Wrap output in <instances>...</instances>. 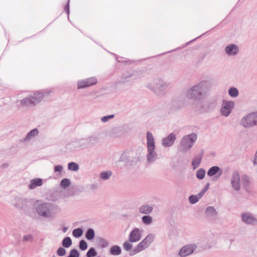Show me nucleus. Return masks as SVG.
<instances>
[{
	"label": "nucleus",
	"mask_w": 257,
	"mask_h": 257,
	"mask_svg": "<svg viewBox=\"0 0 257 257\" xmlns=\"http://www.w3.org/2000/svg\"><path fill=\"white\" fill-rule=\"evenodd\" d=\"M66 249L64 247H59L56 251L57 254L59 256H64L66 254Z\"/></svg>",
	"instance_id": "obj_44"
},
{
	"label": "nucleus",
	"mask_w": 257,
	"mask_h": 257,
	"mask_svg": "<svg viewBox=\"0 0 257 257\" xmlns=\"http://www.w3.org/2000/svg\"><path fill=\"white\" fill-rule=\"evenodd\" d=\"M201 198L200 196H198V194L197 195H191L189 197V201L191 204H194L197 203Z\"/></svg>",
	"instance_id": "obj_38"
},
{
	"label": "nucleus",
	"mask_w": 257,
	"mask_h": 257,
	"mask_svg": "<svg viewBox=\"0 0 257 257\" xmlns=\"http://www.w3.org/2000/svg\"><path fill=\"white\" fill-rule=\"evenodd\" d=\"M80 253L76 249H72L70 250L67 257H79Z\"/></svg>",
	"instance_id": "obj_43"
},
{
	"label": "nucleus",
	"mask_w": 257,
	"mask_h": 257,
	"mask_svg": "<svg viewBox=\"0 0 257 257\" xmlns=\"http://www.w3.org/2000/svg\"><path fill=\"white\" fill-rule=\"evenodd\" d=\"M63 167L61 165L54 166V170L55 172L61 173L62 171Z\"/></svg>",
	"instance_id": "obj_50"
},
{
	"label": "nucleus",
	"mask_w": 257,
	"mask_h": 257,
	"mask_svg": "<svg viewBox=\"0 0 257 257\" xmlns=\"http://www.w3.org/2000/svg\"><path fill=\"white\" fill-rule=\"evenodd\" d=\"M197 138V135L195 133L184 136L180 142V151L183 153L188 152L193 146Z\"/></svg>",
	"instance_id": "obj_4"
},
{
	"label": "nucleus",
	"mask_w": 257,
	"mask_h": 257,
	"mask_svg": "<svg viewBox=\"0 0 257 257\" xmlns=\"http://www.w3.org/2000/svg\"><path fill=\"white\" fill-rule=\"evenodd\" d=\"M242 220L244 223L246 224L252 225H255L257 224V219L250 214H242Z\"/></svg>",
	"instance_id": "obj_19"
},
{
	"label": "nucleus",
	"mask_w": 257,
	"mask_h": 257,
	"mask_svg": "<svg viewBox=\"0 0 257 257\" xmlns=\"http://www.w3.org/2000/svg\"><path fill=\"white\" fill-rule=\"evenodd\" d=\"M203 152L201 155L199 156H196L192 160V165L193 166V169H195L197 168L200 164L202 160V156L203 154Z\"/></svg>",
	"instance_id": "obj_26"
},
{
	"label": "nucleus",
	"mask_w": 257,
	"mask_h": 257,
	"mask_svg": "<svg viewBox=\"0 0 257 257\" xmlns=\"http://www.w3.org/2000/svg\"><path fill=\"white\" fill-rule=\"evenodd\" d=\"M231 184L232 188L236 191H238L240 188V178L239 173L237 171H234L232 173Z\"/></svg>",
	"instance_id": "obj_16"
},
{
	"label": "nucleus",
	"mask_w": 257,
	"mask_h": 257,
	"mask_svg": "<svg viewBox=\"0 0 257 257\" xmlns=\"http://www.w3.org/2000/svg\"><path fill=\"white\" fill-rule=\"evenodd\" d=\"M211 86L210 81L202 80L187 89L185 93L186 97L194 102H199L207 96Z\"/></svg>",
	"instance_id": "obj_1"
},
{
	"label": "nucleus",
	"mask_w": 257,
	"mask_h": 257,
	"mask_svg": "<svg viewBox=\"0 0 257 257\" xmlns=\"http://www.w3.org/2000/svg\"><path fill=\"white\" fill-rule=\"evenodd\" d=\"M114 117V114H110L108 115H105L101 118V120L103 122H107L111 119H112Z\"/></svg>",
	"instance_id": "obj_45"
},
{
	"label": "nucleus",
	"mask_w": 257,
	"mask_h": 257,
	"mask_svg": "<svg viewBox=\"0 0 257 257\" xmlns=\"http://www.w3.org/2000/svg\"><path fill=\"white\" fill-rule=\"evenodd\" d=\"M109 252L111 255H118L121 254V249L119 246L117 245H114L110 248Z\"/></svg>",
	"instance_id": "obj_25"
},
{
	"label": "nucleus",
	"mask_w": 257,
	"mask_h": 257,
	"mask_svg": "<svg viewBox=\"0 0 257 257\" xmlns=\"http://www.w3.org/2000/svg\"><path fill=\"white\" fill-rule=\"evenodd\" d=\"M39 130L36 128L32 130L27 134V135L25 139V141L30 140L31 139L37 136L39 134Z\"/></svg>",
	"instance_id": "obj_27"
},
{
	"label": "nucleus",
	"mask_w": 257,
	"mask_h": 257,
	"mask_svg": "<svg viewBox=\"0 0 257 257\" xmlns=\"http://www.w3.org/2000/svg\"><path fill=\"white\" fill-rule=\"evenodd\" d=\"M50 93V91L37 92L21 100V104L24 106H34L41 101L43 97L48 95Z\"/></svg>",
	"instance_id": "obj_2"
},
{
	"label": "nucleus",
	"mask_w": 257,
	"mask_h": 257,
	"mask_svg": "<svg viewBox=\"0 0 257 257\" xmlns=\"http://www.w3.org/2000/svg\"><path fill=\"white\" fill-rule=\"evenodd\" d=\"M143 73V70H135L134 71L128 70H124L121 73L120 76V78L121 80L119 81V83L124 84L127 82L126 79L131 77H133L134 80L141 78L144 76Z\"/></svg>",
	"instance_id": "obj_8"
},
{
	"label": "nucleus",
	"mask_w": 257,
	"mask_h": 257,
	"mask_svg": "<svg viewBox=\"0 0 257 257\" xmlns=\"http://www.w3.org/2000/svg\"><path fill=\"white\" fill-rule=\"evenodd\" d=\"M205 174L206 172L205 169L203 168H200L196 172V178L199 180H202L204 178Z\"/></svg>",
	"instance_id": "obj_30"
},
{
	"label": "nucleus",
	"mask_w": 257,
	"mask_h": 257,
	"mask_svg": "<svg viewBox=\"0 0 257 257\" xmlns=\"http://www.w3.org/2000/svg\"><path fill=\"white\" fill-rule=\"evenodd\" d=\"M186 98L183 96H178L172 99L171 106L173 110H180L186 106Z\"/></svg>",
	"instance_id": "obj_10"
},
{
	"label": "nucleus",
	"mask_w": 257,
	"mask_h": 257,
	"mask_svg": "<svg viewBox=\"0 0 257 257\" xmlns=\"http://www.w3.org/2000/svg\"><path fill=\"white\" fill-rule=\"evenodd\" d=\"M192 41H190L188 44L191 43Z\"/></svg>",
	"instance_id": "obj_55"
},
{
	"label": "nucleus",
	"mask_w": 257,
	"mask_h": 257,
	"mask_svg": "<svg viewBox=\"0 0 257 257\" xmlns=\"http://www.w3.org/2000/svg\"><path fill=\"white\" fill-rule=\"evenodd\" d=\"M43 180L41 178H36L30 181V183L28 186L30 189H34L37 187L42 186Z\"/></svg>",
	"instance_id": "obj_22"
},
{
	"label": "nucleus",
	"mask_w": 257,
	"mask_h": 257,
	"mask_svg": "<svg viewBox=\"0 0 257 257\" xmlns=\"http://www.w3.org/2000/svg\"><path fill=\"white\" fill-rule=\"evenodd\" d=\"M71 185V182L68 178L63 179L60 182V186L64 189L69 187Z\"/></svg>",
	"instance_id": "obj_36"
},
{
	"label": "nucleus",
	"mask_w": 257,
	"mask_h": 257,
	"mask_svg": "<svg viewBox=\"0 0 257 257\" xmlns=\"http://www.w3.org/2000/svg\"><path fill=\"white\" fill-rule=\"evenodd\" d=\"M153 210V207L149 205H143L139 207L140 212L145 214H149L151 213Z\"/></svg>",
	"instance_id": "obj_24"
},
{
	"label": "nucleus",
	"mask_w": 257,
	"mask_h": 257,
	"mask_svg": "<svg viewBox=\"0 0 257 257\" xmlns=\"http://www.w3.org/2000/svg\"><path fill=\"white\" fill-rule=\"evenodd\" d=\"M147 139L148 150L147 159L148 162L151 164L158 159V154L155 152V144L154 138L151 132H148L147 133Z\"/></svg>",
	"instance_id": "obj_3"
},
{
	"label": "nucleus",
	"mask_w": 257,
	"mask_h": 257,
	"mask_svg": "<svg viewBox=\"0 0 257 257\" xmlns=\"http://www.w3.org/2000/svg\"><path fill=\"white\" fill-rule=\"evenodd\" d=\"M196 248L197 245L195 243L186 244L180 248L178 255L180 257H186L193 253Z\"/></svg>",
	"instance_id": "obj_11"
},
{
	"label": "nucleus",
	"mask_w": 257,
	"mask_h": 257,
	"mask_svg": "<svg viewBox=\"0 0 257 257\" xmlns=\"http://www.w3.org/2000/svg\"><path fill=\"white\" fill-rule=\"evenodd\" d=\"M234 105V102L233 101L223 100V104L220 109L221 114L226 117L229 116Z\"/></svg>",
	"instance_id": "obj_13"
},
{
	"label": "nucleus",
	"mask_w": 257,
	"mask_h": 257,
	"mask_svg": "<svg viewBox=\"0 0 257 257\" xmlns=\"http://www.w3.org/2000/svg\"><path fill=\"white\" fill-rule=\"evenodd\" d=\"M79 247L80 250H85L88 247V244L85 240H81L79 242Z\"/></svg>",
	"instance_id": "obj_42"
},
{
	"label": "nucleus",
	"mask_w": 257,
	"mask_h": 257,
	"mask_svg": "<svg viewBox=\"0 0 257 257\" xmlns=\"http://www.w3.org/2000/svg\"><path fill=\"white\" fill-rule=\"evenodd\" d=\"M9 166V164H8V163H5V164H3L2 165L1 167H2V168H3V169H4V168H8Z\"/></svg>",
	"instance_id": "obj_53"
},
{
	"label": "nucleus",
	"mask_w": 257,
	"mask_h": 257,
	"mask_svg": "<svg viewBox=\"0 0 257 257\" xmlns=\"http://www.w3.org/2000/svg\"><path fill=\"white\" fill-rule=\"evenodd\" d=\"M143 230L135 227L128 235V240L132 243L139 241L142 238Z\"/></svg>",
	"instance_id": "obj_14"
},
{
	"label": "nucleus",
	"mask_w": 257,
	"mask_h": 257,
	"mask_svg": "<svg viewBox=\"0 0 257 257\" xmlns=\"http://www.w3.org/2000/svg\"><path fill=\"white\" fill-rule=\"evenodd\" d=\"M225 52L228 56H235L239 52L238 47L234 44H229L225 47Z\"/></svg>",
	"instance_id": "obj_18"
},
{
	"label": "nucleus",
	"mask_w": 257,
	"mask_h": 257,
	"mask_svg": "<svg viewBox=\"0 0 257 257\" xmlns=\"http://www.w3.org/2000/svg\"><path fill=\"white\" fill-rule=\"evenodd\" d=\"M83 229L79 227L74 229L72 231V234L75 238H79L81 237L83 234Z\"/></svg>",
	"instance_id": "obj_31"
},
{
	"label": "nucleus",
	"mask_w": 257,
	"mask_h": 257,
	"mask_svg": "<svg viewBox=\"0 0 257 257\" xmlns=\"http://www.w3.org/2000/svg\"><path fill=\"white\" fill-rule=\"evenodd\" d=\"M72 241L69 236L65 237L62 241V245L64 247L68 248L71 246Z\"/></svg>",
	"instance_id": "obj_29"
},
{
	"label": "nucleus",
	"mask_w": 257,
	"mask_h": 257,
	"mask_svg": "<svg viewBox=\"0 0 257 257\" xmlns=\"http://www.w3.org/2000/svg\"><path fill=\"white\" fill-rule=\"evenodd\" d=\"M142 222L146 225H150L153 222V218L150 215H144L142 218Z\"/></svg>",
	"instance_id": "obj_32"
},
{
	"label": "nucleus",
	"mask_w": 257,
	"mask_h": 257,
	"mask_svg": "<svg viewBox=\"0 0 257 257\" xmlns=\"http://www.w3.org/2000/svg\"><path fill=\"white\" fill-rule=\"evenodd\" d=\"M97 82V79L95 77H92L86 78L77 82V88L83 89L95 84Z\"/></svg>",
	"instance_id": "obj_15"
},
{
	"label": "nucleus",
	"mask_w": 257,
	"mask_h": 257,
	"mask_svg": "<svg viewBox=\"0 0 257 257\" xmlns=\"http://www.w3.org/2000/svg\"><path fill=\"white\" fill-rule=\"evenodd\" d=\"M238 89L234 87H230L228 90V94L232 97H235L238 95Z\"/></svg>",
	"instance_id": "obj_33"
},
{
	"label": "nucleus",
	"mask_w": 257,
	"mask_h": 257,
	"mask_svg": "<svg viewBox=\"0 0 257 257\" xmlns=\"http://www.w3.org/2000/svg\"><path fill=\"white\" fill-rule=\"evenodd\" d=\"M176 139V135L173 133H171L163 139L162 144L164 147H171L173 145Z\"/></svg>",
	"instance_id": "obj_17"
},
{
	"label": "nucleus",
	"mask_w": 257,
	"mask_h": 257,
	"mask_svg": "<svg viewBox=\"0 0 257 257\" xmlns=\"http://www.w3.org/2000/svg\"><path fill=\"white\" fill-rule=\"evenodd\" d=\"M77 143L79 144L78 146L79 147L82 148H88V143H87V141L86 138H83L79 140L77 142Z\"/></svg>",
	"instance_id": "obj_39"
},
{
	"label": "nucleus",
	"mask_w": 257,
	"mask_h": 257,
	"mask_svg": "<svg viewBox=\"0 0 257 257\" xmlns=\"http://www.w3.org/2000/svg\"><path fill=\"white\" fill-rule=\"evenodd\" d=\"M54 205L51 203H42L39 204L36 210L37 213L44 217H50L52 216V210L53 209Z\"/></svg>",
	"instance_id": "obj_7"
},
{
	"label": "nucleus",
	"mask_w": 257,
	"mask_h": 257,
	"mask_svg": "<svg viewBox=\"0 0 257 257\" xmlns=\"http://www.w3.org/2000/svg\"><path fill=\"white\" fill-rule=\"evenodd\" d=\"M123 247L124 249L127 251H131L133 249H132L133 247V244L131 243V242L128 241H124L122 244Z\"/></svg>",
	"instance_id": "obj_41"
},
{
	"label": "nucleus",
	"mask_w": 257,
	"mask_h": 257,
	"mask_svg": "<svg viewBox=\"0 0 257 257\" xmlns=\"http://www.w3.org/2000/svg\"><path fill=\"white\" fill-rule=\"evenodd\" d=\"M223 171L221 168L217 166H214L210 167L207 172V175L208 177H213L212 180L217 181L222 175Z\"/></svg>",
	"instance_id": "obj_12"
},
{
	"label": "nucleus",
	"mask_w": 257,
	"mask_h": 257,
	"mask_svg": "<svg viewBox=\"0 0 257 257\" xmlns=\"http://www.w3.org/2000/svg\"><path fill=\"white\" fill-rule=\"evenodd\" d=\"M210 186V183H207L204 188L203 190H201V191L198 193V196H200V197H202L203 195L205 194V193L207 191V190L209 189Z\"/></svg>",
	"instance_id": "obj_46"
},
{
	"label": "nucleus",
	"mask_w": 257,
	"mask_h": 257,
	"mask_svg": "<svg viewBox=\"0 0 257 257\" xmlns=\"http://www.w3.org/2000/svg\"><path fill=\"white\" fill-rule=\"evenodd\" d=\"M134 161L135 160L128 155V153L125 152L121 154L118 160V162H124L125 165L126 166L132 165Z\"/></svg>",
	"instance_id": "obj_20"
},
{
	"label": "nucleus",
	"mask_w": 257,
	"mask_h": 257,
	"mask_svg": "<svg viewBox=\"0 0 257 257\" xmlns=\"http://www.w3.org/2000/svg\"><path fill=\"white\" fill-rule=\"evenodd\" d=\"M64 10L67 13V14L68 15V17L69 18V12H70V11H69V0H68L67 3L65 5V6L64 7Z\"/></svg>",
	"instance_id": "obj_52"
},
{
	"label": "nucleus",
	"mask_w": 257,
	"mask_h": 257,
	"mask_svg": "<svg viewBox=\"0 0 257 257\" xmlns=\"http://www.w3.org/2000/svg\"><path fill=\"white\" fill-rule=\"evenodd\" d=\"M98 241L99 242V245L101 248H105L108 246L109 242L105 239L99 237L98 238Z\"/></svg>",
	"instance_id": "obj_37"
},
{
	"label": "nucleus",
	"mask_w": 257,
	"mask_h": 257,
	"mask_svg": "<svg viewBox=\"0 0 257 257\" xmlns=\"http://www.w3.org/2000/svg\"><path fill=\"white\" fill-rule=\"evenodd\" d=\"M112 55H114V56L116 57V60H117V61L118 62H119V63H120V62H122V63H124V64H127V63H128V64H131V63H133V61L130 60H125V61H120V60H118V57H117V56L115 54H114V53H112Z\"/></svg>",
	"instance_id": "obj_51"
},
{
	"label": "nucleus",
	"mask_w": 257,
	"mask_h": 257,
	"mask_svg": "<svg viewBox=\"0 0 257 257\" xmlns=\"http://www.w3.org/2000/svg\"><path fill=\"white\" fill-rule=\"evenodd\" d=\"M95 237V231L92 228L87 229L85 232V237L88 240H92Z\"/></svg>",
	"instance_id": "obj_28"
},
{
	"label": "nucleus",
	"mask_w": 257,
	"mask_h": 257,
	"mask_svg": "<svg viewBox=\"0 0 257 257\" xmlns=\"http://www.w3.org/2000/svg\"><path fill=\"white\" fill-rule=\"evenodd\" d=\"M86 139L88 143V148L94 146L99 141V138L98 135L91 136L86 138Z\"/></svg>",
	"instance_id": "obj_23"
},
{
	"label": "nucleus",
	"mask_w": 257,
	"mask_h": 257,
	"mask_svg": "<svg viewBox=\"0 0 257 257\" xmlns=\"http://www.w3.org/2000/svg\"><path fill=\"white\" fill-rule=\"evenodd\" d=\"M240 124L244 127H251L257 125V111L244 116L240 121Z\"/></svg>",
	"instance_id": "obj_9"
},
{
	"label": "nucleus",
	"mask_w": 257,
	"mask_h": 257,
	"mask_svg": "<svg viewBox=\"0 0 257 257\" xmlns=\"http://www.w3.org/2000/svg\"><path fill=\"white\" fill-rule=\"evenodd\" d=\"M242 183L244 186H247L249 183V179L247 176H243L242 177Z\"/></svg>",
	"instance_id": "obj_49"
},
{
	"label": "nucleus",
	"mask_w": 257,
	"mask_h": 257,
	"mask_svg": "<svg viewBox=\"0 0 257 257\" xmlns=\"http://www.w3.org/2000/svg\"><path fill=\"white\" fill-rule=\"evenodd\" d=\"M155 236L153 234H148L143 240L138 244L130 252L131 255L140 252L142 250L148 248L153 242Z\"/></svg>",
	"instance_id": "obj_6"
},
{
	"label": "nucleus",
	"mask_w": 257,
	"mask_h": 257,
	"mask_svg": "<svg viewBox=\"0 0 257 257\" xmlns=\"http://www.w3.org/2000/svg\"><path fill=\"white\" fill-rule=\"evenodd\" d=\"M68 169L72 171H76L79 169V165L76 163L70 162L68 164Z\"/></svg>",
	"instance_id": "obj_35"
},
{
	"label": "nucleus",
	"mask_w": 257,
	"mask_h": 257,
	"mask_svg": "<svg viewBox=\"0 0 257 257\" xmlns=\"http://www.w3.org/2000/svg\"><path fill=\"white\" fill-rule=\"evenodd\" d=\"M193 108L195 111H198L200 113H202L204 111L203 106L202 105H198L194 104L193 105Z\"/></svg>",
	"instance_id": "obj_47"
},
{
	"label": "nucleus",
	"mask_w": 257,
	"mask_h": 257,
	"mask_svg": "<svg viewBox=\"0 0 257 257\" xmlns=\"http://www.w3.org/2000/svg\"><path fill=\"white\" fill-rule=\"evenodd\" d=\"M112 175L111 171H103L100 174V178L103 180L108 179Z\"/></svg>",
	"instance_id": "obj_34"
},
{
	"label": "nucleus",
	"mask_w": 257,
	"mask_h": 257,
	"mask_svg": "<svg viewBox=\"0 0 257 257\" xmlns=\"http://www.w3.org/2000/svg\"><path fill=\"white\" fill-rule=\"evenodd\" d=\"M169 84L163 80L158 79L155 80L154 84H149L148 88L158 95H164Z\"/></svg>",
	"instance_id": "obj_5"
},
{
	"label": "nucleus",
	"mask_w": 257,
	"mask_h": 257,
	"mask_svg": "<svg viewBox=\"0 0 257 257\" xmlns=\"http://www.w3.org/2000/svg\"><path fill=\"white\" fill-rule=\"evenodd\" d=\"M33 239V236L31 234H28L24 235L23 238V241L26 242L28 241H32Z\"/></svg>",
	"instance_id": "obj_48"
},
{
	"label": "nucleus",
	"mask_w": 257,
	"mask_h": 257,
	"mask_svg": "<svg viewBox=\"0 0 257 257\" xmlns=\"http://www.w3.org/2000/svg\"><path fill=\"white\" fill-rule=\"evenodd\" d=\"M97 254V251L94 247H90L87 251L86 256V257H94Z\"/></svg>",
	"instance_id": "obj_40"
},
{
	"label": "nucleus",
	"mask_w": 257,
	"mask_h": 257,
	"mask_svg": "<svg viewBox=\"0 0 257 257\" xmlns=\"http://www.w3.org/2000/svg\"><path fill=\"white\" fill-rule=\"evenodd\" d=\"M205 214L208 218L213 220L216 218L217 213L213 206H210L206 208Z\"/></svg>",
	"instance_id": "obj_21"
},
{
	"label": "nucleus",
	"mask_w": 257,
	"mask_h": 257,
	"mask_svg": "<svg viewBox=\"0 0 257 257\" xmlns=\"http://www.w3.org/2000/svg\"><path fill=\"white\" fill-rule=\"evenodd\" d=\"M68 229V227H63L62 228V231H63V232L64 233H65V232H66L67 231Z\"/></svg>",
	"instance_id": "obj_54"
}]
</instances>
